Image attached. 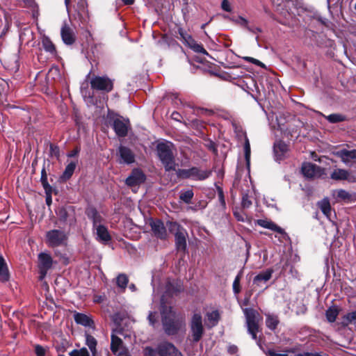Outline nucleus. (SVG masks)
<instances>
[{
    "label": "nucleus",
    "instance_id": "obj_1",
    "mask_svg": "<svg viewBox=\"0 0 356 356\" xmlns=\"http://www.w3.org/2000/svg\"><path fill=\"white\" fill-rule=\"evenodd\" d=\"M182 284L177 280L168 281L164 295L161 300V314L165 332L168 335L176 334L184 325L182 317L177 316L172 310L170 302L166 299L182 290Z\"/></svg>",
    "mask_w": 356,
    "mask_h": 356
},
{
    "label": "nucleus",
    "instance_id": "obj_2",
    "mask_svg": "<svg viewBox=\"0 0 356 356\" xmlns=\"http://www.w3.org/2000/svg\"><path fill=\"white\" fill-rule=\"evenodd\" d=\"M172 144L170 142H161L156 145L157 155L166 170H175V163L172 151Z\"/></svg>",
    "mask_w": 356,
    "mask_h": 356
},
{
    "label": "nucleus",
    "instance_id": "obj_3",
    "mask_svg": "<svg viewBox=\"0 0 356 356\" xmlns=\"http://www.w3.org/2000/svg\"><path fill=\"white\" fill-rule=\"evenodd\" d=\"M88 216L92 220L93 227L96 229L97 240L104 243L110 241L111 236L108 229L105 226L101 225L102 218L96 210L90 209L88 211Z\"/></svg>",
    "mask_w": 356,
    "mask_h": 356
},
{
    "label": "nucleus",
    "instance_id": "obj_4",
    "mask_svg": "<svg viewBox=\"0 0 356 356\" xmlns=\"http://www.w3.org/2000/svg\"><path fill=\"white\" fill-rule=\"evenodd\" d=\"M248 331L253 339H257V334L259 332V323L261 321L259 313L253 309H244Z\"/></svg>",
    "mask_w": 356,
    "mask_h": 356
},
{
    "label": "nucleus",
    "instance_id": "obj_5",
    "mask_svg": "<svg viewBox=\"0 0 356 356\" xmlns=\"http://www.w3.org/2000/svg\"><path fill=\"white\" fill-rule=\"evenodd\" d=\"M211 175L209 170H202L193 167L189 169H179L177 171V176L183 179H191L193 180H204Z\"/></svg>",
    "mask_w": 356,
    "mask_h": 356
},
{
    "label": "nucleus",
    "instance_id": "obj_6",
    "mask_svg": "<svg viewBox=\"0 0 356 356\" xmlns=\"http://www.w3.org/2000/svg\"><path fill=\"white\" fill-rule=\"evenodd\" d=\"M190 327L193 341L198 342L201 339L204 334L202 318L200 314H193L191 318Z\"/></svg>",
    "mask_w": 356,
    "mask_h": 356
},
{
    "label": "nucleus",
    "instance_id": "obj_7",
    "mask_svg": "<svg viewBox=\"0 0 356 356\" xmlns=\"http://www.w3.org/2000/svg\"><path fill=\"white\" fill-rule=\"evenodd\" d=\"M66 234L59 229H52L46 234V243L50 247H57L65 244Z\"/></svg>",
    "mask_w": 356,
    "mask_h": 356
},
{
    "label": "nucleus",
    "instance_id": "obj_8",
    "mask_svg": "<svg viewBox=\"0 0 356 356\" xmlns=\"http://www.w3.org/2000/svg\"><path fill=\"white\" fill-rule=\"evenodd\" d=\"M90 86L92 89L109 92L113 89V81L106 76H96L91 79Z\"/></svg>",
    "mask_w": 356,
    "mask_h": 356
},
{
    "label": "nucleus",
    "instance_id": "obj_9",
    "mask_svg": "<svg viewBox=\"0 0 356 356\" xmlns=\"http://www.w3.org/2000/svg\"><path fill=\"white\" fill-rule=\"evenodd\" d=\"M302 172L307 178L314 179L324 175V170L312 163H305L302 166Z\"/></svg>",
    "mask_w": 356,
    "mask_h": 356
},
{
    "label": "nucleus",
    "instance_id": "obj_10",
    "mask_svg": "<svg viewBox=\"0 0 356 356\" xmlns=\"http://www.w3.org/2000/svg\"><path fill=\"white\" fill-rule=\"evenodd\" d=\"M38 263L41 275L40 277L41 279H42L46 276L47 271L51 268L53 260L50 254L41 252L38 255Z\"/></svg>",
    "mask_w": 356,
    "mask_h": 356
},
{
    "label": "nucleus",
    "instance_id": "obj_11",
    "mask_svg": "<svg viewBox=\"0 0 356 356\" xmlns=\"http://www.w3.org/2000/svg\"><path fill=\"white\" fill-rule=\"evenodd\" d=\"M159 356H183L177 348L171 343L163 342L157 347Z\"/></svg>",
    "mask_w": 356,
    "mask_h": 356
},
{
    "label": "nucleus",
    "instance_id": "obj_12",
    "mask_svg": "<svg viewBox=\"0 0 356 356\" xmlns=\"http://www.w3.org/2000/svg\"><path fill=\"white\" fill-rule=\"evenodd\" d=\"M334 154L340 158L341 161L346 165H350L356 161V149L348 150L342 149L334 152Z\"/></svg>",
    "mask_w": 356,
    "mask_h": 356
},
{
    "label": "nucleus",
    "instance_id": "obj_13",
    "mask_svg": "<svg viewBox=\"0 0 356 356\" xmlns=\"http://www.w3.org/2000/svg\"><path fill=\"white\" fill-rule=\"evenodd\" d=\"M62 40L67 45H71L76 40V35L74 30L66 23H65L60 29Z\"/></svg>",
    "mask_w": 356,
    "mask_h": 356
},
{
    "label": "nucleus",
    "instance_id": "obj_14",
    "mask_svg": "<svg viewBox=\"0 0 356 356\" xmlns=\"http://www.w3.org/2000/svg\"><path fill=\"white\" fill-rule=\"evenodd\" d=\"M150 225L154 236L161 239H165L167 238L166 228L162 221L159 220H152Z\"/></svg>",
    "mask_w": 356,
    "mask_h": 356
},
{
    "label": "nucleus",
    "instance_id": "obj_15",
    "mask_svg": "<svg viewBox=\"0 0 356 356\" xmlns=\"http://www.w3.org/2000/svg\"><path fill=\"white\" fill-rule=\"evenodd\" d=\"M118 152L120 157V163L131 164L135 161L134 154L129 148L120 146Z\"/></svg>",
    "mask_w": 356,
    "mask_h": 356
},
{
    "label": "nucleus",
    "instance_id": "obj_16",
    "mask_svg": "<svg viewBox=\"0 0 356 356\" xmlns=\"http://www.w3.org/2000/svg\"><path fill=\"white\" fill-rule=\"evenodd\" d=\"M115 332L120 333L121 331L114 330L111 334V350L113 354L117 355L120 352H124L127 350L123 346L122 339L116 336Z\"/></svg>",
    "mask_w": 356,
    "mask_h": 356
},
{
    "label": "nucleus",
    "instance_id": "obj_17",
    "mask_svg": "<svg viewBox=\"0 0 356 356\" xmlns=\"http://www.w3.org/2000/svg\"><path fill=\"white\" fill-rule=\"evenodd\" d=\"M113 129L118 136L124 137L128 132L129 121L116 119L113 122Z\"/></svg>",
    "mask_w": 356,
    "mask_h": 356
},
{
    "label": "nucleus",
    "instance_id": "obj_18",
    "mask_svg": "<svg viewBox=\"0 0 356 356\" xmlns=\"http://www.w3.org/2000/svg\"><path fill=\"white\" fill-rule=\"evenodd\" d=\"M144 180V174L139 170H134L131 174L127 178L126 184L128 186H134L143 183Z\"/></svg>",
    "mask_w": 356,
    "mask_h": 356
},
{
    "label": "nucleus",
    "instance_id": "obj_19",
    "mask_svg": "<svg viewBox=\"0 0 356 356\" xmlns=\"http://www.w3.org/2000/svg\"><path fill=\"white\" fill-rule=\"evenodd\" d=\"M74 319L77 324L94 328V321L88 315L76 312L74 314Z\"/></svg>",
    "mask_w": 356,
    "mask_h": 356
},
{
    "label": "nucleus",
    "instance_id": "obj_20",
    "mask_svg": "<svg viewBox=\"0 0 356 356\" xmlns=\"http://www.w3.org/2000/svg\"><path fill=\"white\" fill-rule=\"evenodd\" d=\"M289 150L287 145L282 142L278 141L274 145V152L277 160H282L286 156Z\"/></svg>",
    "mask_w": 356,
    "mask_h": 356
},
{
    "label": "nucleus",
    "instance_id": "obj_21",
    "mask_svg": "<svg viewBox=\"0 0 356 356\" xmlns=\"http://www.w3.org/2000/svg\"><path fill=\"white\" fill-rule=\"evenodd\" d=\"M186 235L187 233L185 229H182L181 232L175 233V243L177 250L185 251L186 248Z\"/></svg>",
    "mask_w": 356,
    "mask_h": 356
},
{
    "label": "nucleus",
    "instance_id": "obj_22",
    "mask_svg": "<svg viewBox=\"0 0 356 356\" xmlns=\"http://www.w3.org/2000/svg\"><path fill=\"white\" fill-rule=\"evenodd\" d=\"M273 273V270L272 269H267L265 271L261 272L254 277L253 280L254 284L260 285L261 283H266L271 278Z\"/></svg>",
    "mask_w": 356,
    "mask_h": 356
},
{
    "label": "nucleus",
    "instance_id": "obj_23",
    "mask_svg": "<svg viewBox=\"0 0 356 356\" xmlns=\"http://www.w3.org/2000/svg\"><path fill=\"white\" fill-rule=\"evenodd\" d=\"M257 225L264 228H266V229L275 231L277 233H280L282 234H284V229L282 228H281L280 227L277 226L275 223H274L272 221L260 219V220H257Z\"/></svg>",
    "mask_w": 356,
    "mask_h": 356
},
{
    "label": "nucleus",
    "instance_id": "obj_24",
    "mask_svg": "<svg viewBox=\"0 0 356 356\" xmlns=\"http://www.w3.org/2000/svg\"><path fill=\"white\" fill-rule=\"evenodd\" d=\"M86 344L89 348L92 356H97V341L95 337L89 334L88 332L85 333Z\"/></svg>",
    "mask_w": 356,
    "mask_h": 356
},
{
    "label": "nucleus",
    "instance_id": "obj_25",
    "mask_svg": "<svg viewBox=\"0 0 356 356\" xmlns=\"http://www.w3.org/2000/svg\"><path fill=\"white\" fill-rule=\"evenodd\" d=\"M10 274L4 259L0 256V282H6L9 280Z\"/></svg>",
    "mask_w": 356,
    "mask_h": 356
},
{
    "label": "nucleus",
    "instance_id": "obj_26",
    "mask_svg": "<svg viewBox=\"0 0 356 356\" xmlns=\"http://www.w3.org/2000/svg\"><path fill=\"white\" fill-rule=\"evenodd\" d=\"M220 315L218 311H212L207 314L206 324L209 327L215 326L219 320Z\"/></svg>",
    "mask_w": 356,
    "mask_h": 356
},
{
    "label": "nucleus",
    "instance_id": "obj_27",
    "mask_svg": "<svg viewBox=\"0 0 356 356\" xmlns=\"http://www.w3.org/2000/svg\"><path fill=\"white\" fill-rule=\"evenodd\" d=\"M318 206L323 213V214L327 217L330 218L331 215V207L330 204V201L328 199L325 198L321 201L318 202Z\"/></svg>",
    "mask_w": 356,
    "mask_h": 356
},
{
    "label": "nucleus",
    "instance_id": "obj_28",
    "mask_svg": "<svg viewBox=\"0 0 356 356\" xmlns=\"http://www.w3.org/2000/svg\"><path fill=\"white\" fill-rule=\"evenodd\" d=\"M349 173L344 169H336L330 175V177L334 180H346L348 178Z\"/></svg>",
    "mask_w": 356,
    "mask_h": 356
},
{
    "label": "nucleus",
    "instance_id": "obj_29",
    "mask_svg": "<svg viewBox=\"0 0 356 356\" xmlns=\"http://www.w3.org/2000/svg\"><path fill=\"white\" fill-rule=\"evenodd\" d=\"M76 163L75 162H70L66 166L65 171L63 173L62 179L64 180L69 179L72 175H73L74 170L76 168Z\"/></svg>",
    "mask_w": 356,
    "mask_h": 356
},
{
    "label": "nucleus",
    "instance_id": "obj_30",
    "mask_svg": "<svg viewBox=\"0 0 356 356\" xmlns=\"http://www.w3.org/2000/svg\"><path fill=\"white\" fill-rule=\"evenodd\" d=\"M188 46L195 52L201 53L209 56L208 52L203 47V46L201 44L197 43L194 39L188 44Z\"/></svg>",
    "mask_w": 356,
    "mask_h": 356
},
{
    "label": "nucleus",
    "instance_id": "obj_31",
    "mask_svg": "<svg viewBox=\"0 0 356 356\" xmlns=\"http://www.w3.org/2000/svg\"><path fill=\"white\" fill-rule=\"evenodd\" d=\"M279 320L276 316L268 314L266 316V326L273 330L276 328L278 325Z\"/></svg>",
    "mask_w": 356,
    "mask_h": 356
},
{
    "label": "nucleus",
    "instance_id": "obj_32",
    "mask_svg": "<svg viewBox=\"0 0 356 356\" xmlns=\"http://www.w3.org/2000/svg\"><path fill=\"white\" fill-rule=\"evenodd\" d=\"M339 314V311L337 308L335 307H330L325 313L326 318L327 320L330 322L333 323L336 321V318Z\"/></svg>",
    "mask_w": 356,
    "mask_h": 356
},
{
    "label": "nucleus",
    "instance_id": "obj_33",
    "mask_svg": "<svg viewBox=\"0 0 356 356\" xmlns=\"http://www.w3.org/2000/svg\"><path fill=\"white\" fill-rule=\"evenodd\" d=\"M333 195L341 200L349 202L351 198V195L346 191L340 189L336 190L333 192Z\"/></svg>",
    "mask_w": 356,
    "mask_h": 356
},
{
    "label": "nucleus",
    "instance_id": "obj_34",
    "mask_svg": "<svg viewBox=\"0 0 356 356\" xmlns=\"http://www.w3.org/2000/svg\"><path fill=\"white\" fill-rule=\"evenodd\" d=\"M129 282L128 277L125 274H120L116 279L117 285L118 287L124 290Z\"/></svg>",
    "mask_w": 356,
    "mask_h": 356
},
{
    "label": "nucleus",
    "instance_id": "obj_35",
    "mask_svg": "<svg viewBox=\"0 0 356 356\" xmlns=\"http://www.w3.org/2000/svg\"><path fill=\"white\" fill-rule=\"evenodd\" d=\"M42 46L44 49L50 53H54L56 51L55 46L50 39L47 37H44L42 39Z\"/></svg>",
    "mask_w": 356,
    "mask_h": 356
},
{
    "label": "nucleus",
    "instance_id": "obj_36",
    "mask_svg": "<svg viewBox=\"0 0 356 356\" xmlns=\"http://www.w3.org/2000/svg\"><path fill=\"white\" fill-rule=\"evenodd\" d=\"M325 118L330 122V123H337L342 122L345 120V117L341 114L333 113L329 115L325 116Z\"/></svg>",
    "mask_w": 356,
    "mask_h": 356
},
{
    "label": "nucleus",
    "instance_id": "obj_37",
    "mask_svg": "<svg viewBox=\"0 0 356 356\" xmlns=\"http://www.w3.org/2000/svg\"><path fill=\"white\" fill-rule=\"evenodd\" d=\"M178 33L179 34L180 38L183 40V42H185V44L187 45L193 40V38L191 37V35L188 34L181 28H179L178 29Z\"/></svg>",
    "mask_w": 356,
    "mask_h": 356
},
{
    "label": "nucleus",
    "instance_id": "obj_38",
    "mask_svg": "<svg viewBox=\"0 0 356 356\" xmlns=\"http://www.w3.org/2000/svg\"><path fill=\"white\" fill-rule=\"evenodd\" d=\"M167 226L170 232L177 233L181 232L184 229L177 222L169 221L167 222Z\"/></svg>",
    "mask_w": 356,
    "mask_h": 356
},
{
    "label": "nucleus",
    "instance_id": "obj_39",
    "mask_svg": "<svg viewBox=\"0 0 356 356\" xmlns=\"http://www.w3.org/2000/svg\"><path fill=\"white\" fill-rule=\"evenodd\" d=\"M193 197V192L191 190H188L180 195V199L186 203H190Z\"/></svg>",
    "mask_w": 356,
    "mask_h": 356
},
{
    "label": "nucleus",
    "instance_id": "obj_40",
    "mask_svg": "<svg viewBox=\"0 0 356 356\" xmlns=\"http://www.w3.org/2000/svg\"><path fill=\"white\" fill-rule=\"evenodd\" d=\"M70 356H90L89 352L86 348H81L79 350H73L70 353Z\"/></svg>",
    "mask_w": 356,
    "mask_h": 356
},
{
    "label": "nucleus",
    "instance_id": "obj_41",
    "mask_svg": "<svg viewBox=\"0 0 356 356\" xmlns=\"http://www.w3.org/2000/svg\"><path fill=\"white\" fill-rule=\"evenodd\" d=\"M244 151H245V157L247 162L248 165L250 163V145L249 143V140L245 137V145H244Z\"/></svg>",
    "mask_w": 356,
    "mask_h": 356
},
{
    "label": "nucleus",
    "instance_id": "obj_42",
    "mask_svg": "<svg viewBox=\"0 0 356 356\" xmlns=\"http://www.w3.org/2000/svg\"><path fill=\"white\" fill-rule=\"evenodd\" d=\"M344 319L347 321L348 323H356V311L348 313L345 316Z\"/></svg>",
    "mask_w": 356,
    "mask_h": 356
},
{
    "label": "nucleus",
    "instance_id": "obj_43",
    "mask_svg": "<svg viewBox=\"0 0 356 356\" xmlns=\"http://www.w3.org/2000/svg\"><path fill=\"white\" fill-rule=\"evenodd\" d=\"M289 353H293V351L292 350H286L283 353H277L273 350H269L267 355L268 356H288Z\"/></svg>",
    "mask_w": 356,
    "mask_h": 356
},
{
    "label": "nucleus",
    "instance_id": "obj_44",
    "mask_svg": "<svg viewBox=\"0 0 356 356\" xmlns=\"http://www.w3.org/2000/svg\"><path fill=\"white\" fill-rule=\"evenodd\" d=\"M243 60L248 61V62H250V63H254L258 66H260V67H264L265 65L263 63H261V61H259V60L257 59H255L252 57H249V56H245L243 58Z\"/></svg>",
    "mask_w": 356,
    "mask_h": 356
},
{
    "label": "nucleus",
    "instance_id": "obj_45",
    "mask_svg": "<svg viewBox=\"0 0 356 356\" xmlns=\"http://www.w3.org/2000/svg\"><path fill=\"white\" fill-rule=\"evenodd\" d=\"M35 352L37 356H45L46 350L42 346L37 345L35 347Z\"/></svg>",
    "mask_w": 356,
    "mask_h": 356
},
{
    "label": "nucleus",
    "instance_id": "obj_46",
    "mask_svg": "<svg viewBox=\"0 0 356 356\" xmlns=\"http://www.w3.org/2000/svg\"><path fill=\"white\" fill-rule=\"evenodd\" d=\"M148 320H149V324L152 326H154V325L156 322V312H150L148 315Z\"/></svg>",
    "mask_w": 356,
    "mask_h": 356
},
{
    "label": "nucleus",
    "instance_id": "obj_47",
    "mask_svg": "<svg viewBox=\"0 0 356 356\" xmlns=\"http://www.w3.org/2000/svg\"><path fill=\"white\" fill-rule=\"evenodd\" d=\"M252 202L249 200L247 195H243L242 198V206L244 208H248L251 206Z\"/></svg>",
    "mask_w": 356,
    "mask_h": 356
},
{
    "label": "nucleus",
    "instance_id": "obj_48",
    "mask_svg": "<svg viewBox=\"0 0 356 356\" xmlns=\"http://www.w3.org/2000/svg\"><path fill=\"white\" fill-rule=\"evenodd\" d=\"M221 7L222 10L230 12L231 11V6L228 0H223L221 3Z\"/></svg>",
    "mask_w": 356,
    "mask_h": 356
},
{
    "label": "nucleus",
    "instance_id": "obj_49",
    "mask_svg": "<svg viewBox=\"0 0 356 356\" xmlns=\"http://www.w3.org/2000/svg\"><path fill=\"white\" fill-rule=\"evenodd\" d=\"M239 280H240V277H239V275H238L235 278L234 283H233V288H234L235 293H238V289H237V287L239 284Z\"/></svg>",
    "mask_w": 356,
    "mask_h": 356
},
{
    "label": "nucleus",
    "instance_id": "obj_50",
    "mask_svg": "<svg viewBox=\"0 0 356 356\" xmlns=\"http://www.w3.org/2000/svg\"><path fill=\"white\" fill-rule=\"evenodd\" d=\"M236 22L243 26H247L248 25V20L242 17H238Z\"/></svg>",
    "mask_w": 356,
    "mask_h": 356
},
{
    "label": "nucleus",
    "instance_id": "obj_51",
    "mask_svg": "<svg viewBox=\"0 0 356 356\" xmlns=\"http://www.w3.org/2000/svg\"><path fill=\"white\" fill-rule=\"evenodd\" d=\"M295 356H321L318 353H303L296 355Z\"/></svg>",
    "mask_w": 356,
    "mask_h": 356
},
{
    "label": "nucleus",
    "instance_id": "obj_52",
    "mask_svg": "<svg viewBox=\"0 0 356 356\" xmlns=\"http://www.w3.org/2000/svg\"><path fill=\"white\" fill-rule=\"evenodd\" d=\"M145 354L148 356H154V350L152 348H146Z\"/></svg>",
    "mask_w": 356,
    "mask_h": 356
},
{
    "label": "nucleus",
    "instance_id": "obj_53",
    "mask_svg": "<svg viewBox=\"0 0 356 356\" xmlns=\"http://www.w3.org/2000/svg\"><path fill=\"white\" fill-rule=\"evenodd\" d=\"M51 154L55 155L56 157H58L59 156V150L57 147H53L52 146H51Z\"/></svg>",
    "mask_w": 356,
    "mask_h": 356
},
{
    "label": "nucleus",
    "instance_id": "obj_54",
    "mask_svg": "<svg viewBox=\"0 0 356 356\" xmlns=\"http://www.w3.org/2000/svg\"><path fill=\"white\" fill-rule=\"evenodd\" d=\"M41 180L44 185V183L47 181V174L45 172L44 169L42 170V176H41Z\"/></svg>",
    "mask_w": 356,
    "mask_h": 356
},
{
    "label": "nucleus",
    "instance_id": "obj_55",
    "mask_svg": "<svg viewBox=\"0 0 356 356\" xmlns=\"http://www.w3.org/2000/svg\"><path fill=\"white\" fill-rule=\"evenodd\" d=\"M179 117H180V115L177 112H173L172 113V118L175 120L179 121Z\"/></svg>",
    "mask_w": 356,
    "mask_h": 356
},
{
    "label": "nucleus",
    "instance_id": "obj_56",
    "mask_svg": "<svg viewBox=\"0 0 356 356\" xmlns=\"http://www.w3.org/2000/svg\"><path fill=\"white\" fill-rule=\"evenodd\" d=\"M113 321L117 323V324H119L120 323V318H119V315L118 314H115L112 317Z\"/></svg>",
    "mask_w": 356,
    "mask_h": 356
},
{
    "label": "nucleus",
    "instance_id": "obj_57",
    "mask_svg": "<svg viewBox=\"0 0 356 356\" xmlns=\"http://www.w3.org/2000/svg\"><path fill=\"white\" fill-rule=\"evenodd\" d=\"M116 356H131V355L129 354L128 351L126 350L124 352H123V351L120 352Z\"/></svg>",
    "mask_w": 356,
    "mask_h": 356
},
{
    "label": "nucleus",
    "instance_id": "obj_58",
    "mask_svg": "<svg viewBox=\"0 0 356 356\" xmlns=\"http://www.w3.org/2000/svg\"><path fill=\"white\" fill-rule=\"evenodd\" d=\"M234 216L237 218L238 220L243 221L244 218L237 212H234Z\"/></svg>",
    "mask_w": 356,
    "mask_h": 356
},
{
    "label": "nucleus",
    "instance_id": "obj_59",
    "mask_svg": "<svg viewBox=\"0 0 356 356\" xmlns=\"http://www.w3.org/2000/svg\"><path fill=\"white\" fill-rule=\"evenodd\" d=\"M124 4L131 5L134 3V0H122Z\"/></svg>",
    "mask_w": 356,
    "mask_h": 356
},
{
    "label": "nucleus",
    "instance_id": "obj_60",
    "mask_svg": "<svg viewBox=\"0 0 356 356\" xmlns=\"http://www.w3.org/2000/svg\"><path fill=\"white\" fill-rule=\"evenodd\" d=\"M229 350L231 353H235L237 350V348L236 346H232L229 348Z\"/></svg>",
    "mask_w": 356,
    "mask_h": 356
},
{
    "label": "nucleus",
    "instance_id": "obj_61",
    "mask_svg": "<svg viewBox=\"0 0 356 356\" xmlns=\"http://www.w3.org/2000/svg\"><path fill=\"white\" fill-rule=\"evenodd\" d=\"M77 153L78 152L76 150H74L68 154V156H74L75 155H76Z\"/></svg>",
    "mask_w": 356,
    "mask_h": 356
},
{
    "label": "nucleus",
    "instance_id": "obj_62",
    "mask_svg": "<svg viewBox=\"0 0 356 356\" xmlns=\"http://www.w3.org/2000/svg\"><path fill=\"white\" fill-rule=\"evenodd\" d=\"M129 289L132 291H134L136 290V286L134 284H131L129 285Z\"/></svg>",
    "mask_w": 356,
    "mask_h": 356
},
{
    "label": "nucleus",
    "instance_id": "obj_63",
    "mask_svg": "<svg viewBox=\"0 0 356 356\" xmlns=\"http://www.w3.org/2000/svg\"><path fill=\"white\" fill-rule=\"evenodd\" d=\"M46 202H47V204L49 205L51 202V198L50 197H47Z\"/></svg>",
    "mask_w": 356,
    "mask_h": 356
},
{
    "label": "nucleus",
    "instance_id": "obj_64",
    "mask_svg": "<svg viewBox=\"0 0 356 356\" xmlns=\"http://www.w3.org/2000/svg\"><path fill=\"white\" fill-rule=\"evenodd\" d=\"M53 72H55V73H57L58 72V69L57 68H52L49 70V73H53Z\"/></svg>",
    "mask_w": 356,
    "mask_h": 356
}]
</instances>
